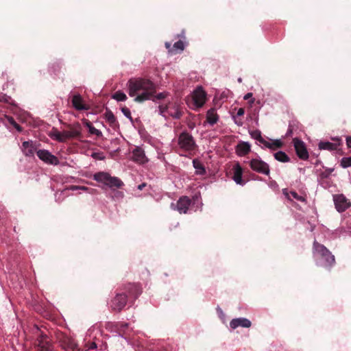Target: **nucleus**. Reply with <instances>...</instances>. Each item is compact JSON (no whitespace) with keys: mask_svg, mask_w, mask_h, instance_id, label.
Returning a JSON list of instances; mask_svg holds the SVG:
<instances>
[{"mask_svg":"<svg viewBox=\"0 0 351 351\" xmlns=\"http://www.w3.org/2000/svg\"><path fill=\"white\" fill-rule=\"evenodd\" d=\"M128 94L130 97H135L134 101L141 103L147 100L163 99L166 97L165 93H160L152 97L156 92V85L149 80L144 78L130 79L128 82Z\"/></svg>","mask_w":351,"mask_h":351,"instance_id":"nucleus-1","label":"nucleus"},{"mask_svg":"<svg viewBox=\"0 0 351 351\" xmlns=\"http://www.w3.org/2000/svg\"><path fill=\"white\" fill-rule=\"evenodd\" d=\"M141 293L142 288L139 284L123 285L119 290H117L115 296L110 300V307L113 311L120 312L126 306L128 302L133 305Z\"/></svg>","mask_w":351,"mask_h":351,"instance_id":"nucleus-2","label":"nucleus"},{"mask_svg":"<svg viewBox=\"0 0 351 351\" xmlns=\"http://www.w3.org/2000/svg\"><path fill=\"white\" fill-rule=\"evenodd\" d=\"M313 250L315 259L317 261H322L323 263L322 265L323 267L330 268L335 265V256L324 245L315 241L313 243Z\"/></svg>","mask_w":351,"mask_h":351,"instance_id":"nucleus-3","label":"nucleus"},{"mask_svg":"<svg viewBox=\"0 0 351 351\" xmlns=\"http://www.w3.org/2000/svg\"><path fill=\"white\" fill-rule=\"evenodd\" d=\"M36 339L34 343L36 351H52L53 346L47 334L37 328Z\"/></svg>","mask_w":351,"mask_h":351,"instance_id":"nucleus-4","label":"nucleus"},{"mask_svg":"<svg viewBox=\"0 0 351 351\" xmlns=\"http://www.w3.org/2000/svg\"><path fill=\"white\" fill-rule=\"evenodd\" d=\"M93 178L99 182L104 183L110 188H121L123 183L117 177H112L109 173L106 172H98L94 174Z\"/></svg>","mask_w":351,"mask_h":351,"instance_id":"nucleus-5","label":"nucleus"},{"mask_svg":"<svg viewBox=\"0 0 351 351\" xmlns=\"http://www.w3.org/2000/svg\"><path fill=\"white\" fill-rule=\"evenodd\" d=\"M178 145L181 149L188 152L193 151L196 146L192 135L186 132L180 134Z\"/></svg>","mask_w":351,"mask_h":351,"instance_id":"nucleus-6","label":"nucleus"},{"mask_svg":"<svg viewBox=\"0 0 351 351\" xmlns=\"http://www.w3.org/2000/svg\"><path fill=\"white\" fill-rule=\"evenodd\" d=\"M250 166L253 171L257 173L267 176L269 174V165L261 159H252L250 161Z\"/></svg>","mask_w":351,"mask_h":351,"instance_id":"nucleus-7","label":"nucleus"},{"mask_svg":"<svg viewBox=\"0 0 351 351\" xmlns=\"http://www.w3.org/2000/svg\"><path fill=\"white\" fill-rule=\"evenodd\" d=\"M333 200L335 208L338 212H343L351 206V203L348 199L343 194L333 195Z\"/></svg>","mask_w":351,"mask_h":351,"instance_id":"nucleus-8","label":"nucleus"},{"mask_svg":"<svg viewBox=\"0 0 351 351\" xmlns=\"http://www.w3.org/2000/svg\"><path fill=\"white\" fill-rule=\"evenodd\" d=\"M293 145L297 156L302 160L308 159V153L304 143L298 138H294Z\"/></svg>","mask_w":351,"mask_h":351,"instance_id":"nucleus-9","label":"nucleus"},{"mask_svg":"<svg viewBox=\"0 0 351 351\" xmlns=\"http://www.w3.org/2000/svg\"><path fill=\"white\" fill-rule=\"evenodd\" d=\"M36 154L38 157L46 163L55 165L59 163L58 158L46 149H40Z\"/></svg>","mask_w":351,"mask_h":351,"instance_id":"nucleus-10","label":"nucleus"},{"mask_svg":"<svg viewBox=\"0 0 351 351\" xmlns=\"http://www.w3.org/2000/svg\"><path fill=\"white\" fill-rule=\"evenodd\" d=\"M60 346L66 351H80L77 344L72 338L64 335L60 339Z\"/></svg>","mask_w":351,"mask_h":351,"instance_id":"nucleus-11","label":"nucleus"},{"mask_svg":"<svg viewBox=\"0 0 351 351\" xmlns=\"http://www.w3.org/2000/svg\"><path fill=\"white\" fill-rule=\"evenodd\" d=\"M206 94L202 87L197 88L193 95V99L196 107L203 106L206 101Z\"/></svg>","mask_w":351,"mask_h":351,"instance_id":"nucleus-12","label":"nucleus"},{"mask_svg":"<svg viewBox=\"0 0 351 351\" xmlns=\"http://www.w3.org/2000/svg\"><path fill=\"white\" fill-rule=\"evenodd\" d=\"M69 130L63 131L66 141L69 138H79L81 136V125L79 123L74 125H69Z\"/></svg>","mask_w":351,"mask_h":351,"instance_id":"nucleus-13","label":"nucleus"},{"mask_svg":"<svg viewBox=\"0 0 351 351\" xmlns=\"http://www.w3.org/2000/svg\"><path fill=\"white\" fill-rule=\"evenodd\" d=\"M71 103L77 110H87L89 106L84 103V100L80 94H75L72 97Z\"/></svg>","mask_w":351,"mask_h":351,"instance_id":"nucleus-14","label":"nucleus"},{"mask_svg":"<svg viewBox=\"0 0 351 351\" xmlns=\"http://www.w3.org/2000/svg\"><path fill=\"white\" fill-rule=\"evenodd\" d=\"M191 203V201L188 197L182 196L178 199L176 205V209L180 214L186 213Z\"/></svg>","mask_w":351,"mask_h":351,"instance_id":"nucleus-15","label":"nucleus"},{"mask_svg":"<svg viewBox=\"0 0 351 351\" xmlns=\"http://www.w3.org/2000/svg\"><path fill=\"white\" fill-rule=\"evenodd\" d=\"M21 150L25 156L31 157L34 156L36 147L32 141H24L22 143Z\"/></svg>","mask_w":351,"mask_h":351,"instance_id":"nucleus-16","label":"nucleus"},{"mask_svg":"<svg viewBox=\"0 0 351 351\" xmlns=\"http://www.w3.org/2000/svg\"><path fill=\"white\" fill-rule=\"evenodd\" d=\"M251 325V322L248 319L244 317L233 319L230 323V326L232 329H235L239 326L250 328Z\"/></svg>","mask_w":351,"mask_h":351,"instance_id":"nucleus-17","label":"nucleus"},{"mask_svg":"<svg viewBox=\"0 0 351 351\" xmlns=\"http://www.w3.org/2000/svg\"><path fill=\"white\" fill-rule=\"evenodd\" d=\"M335 141V143L330 142H323L321 141L319 143L318 147L319 149H326L329 151L337 150L340 146V139L339 138H333Z\"/></svg>","mask_w":351,"mask_h":351,"instance_id":"nucleus-18","label":"nucleus"},{"mask_svg":"<svg viewBox=\"0 0 351 351\" xmlns=\"http://www.w3.org/2000/svg\"><path fill=\"white\" fill-rule=\"evenodd\" d=\"M169 115L174 119H180L182 115V112L180 106L177 102H169Z\"/></svg>","mask_w":351,"mask_h":351,"instance_id":"nucleus-19","label":"nucleus"},{"mask_svg":"<svg viewBox=\"0 0 351 351\" xmlns=\"http://www.w3.org/2000/svg\"><path fill=\"white\" fill-rule=\"evenodd\" d=\"M132 159L140 164H144L147 161L144 151L141 147H136L133 150Z\"/></svg>","mask_w":351,"mask_h":351,"instance_id":"nucleus-20","label":"nucleus"},{"mask_svg":"<svg viewBox=\"0 0 351 351\" xmlns=\"http://www.w3.org/2000/svg\"><path fill=\"white\" fill-rule=\"evenodd\" d=\"M243 175V169L239 165V164H237L234 167V176L232 177L234 181L240 185H244L245 182L243 181L242 178Z\"/></svg>","mask_w":351,"mask_h":351,"instance_id":"nucleus-21","label":"nucleus"},{"mask_svg":"<svg viewBox=\"0 0 351 351\" xmlns=\"http://www.w3.org/2000/svg\"><path fill=\"white\" fill-rule=\"evenodd\" d=\"M250 152V145L247 142L239 143L236 148V152L239 156H243Z\"/></svg>","mask_w":351,"mask_h":351,"instance_id":"nucleus-22","label":"nucleus"},{"mask_svg":"<svg viewBox=\"0 0 351 351\" xmlns=\"http://www.w3.org/2000/svg\"><path fill=\"white\" fill-rule=\"evenodd\" d=\"M219 119V116L216 112V110L215 108H211L208 110L206 113V120L208 123L210 125L215 124Z\"/></svg>","mask_w":351,"mask_h":351,"instance_id":"nucleus-23","label":"nucleus"},{"mask_svg":"<svg viewBox=\"0 0 351 351\" xmlns=\"http://www.w3.org/2000/svg\"><path fill=\"white\" fill-rule=\"evenodd\" d=\"M104 116L106 121L110 125V126L114 128L119 125L116 119V117L112 112V111L106 110L104 114Z\"/></svg>","mask_w":351,"mask_h":351,"instance_id":"nucleus-24","label":"nucleus"},{"mask_svg":"<svg viewBox=\"0 0 351 351\" xmlns=\"http://www.w3.org/2000/svg\"><path fill=\"white\" fill-rule=\"evenodd\" d=\"M193 165L194 168L197 170L198 174H205L206 170L204 169V165L202 164L200 161H199L197 159H194L193 160Z\"/></svg>","mask_w":351,"mask_h":351,"instance_id":"nucleus-25","label":"nucleus"},{"mask_svg":"<svg viewBox=\"0 0 351 351\" xmlns=\"http://www.w3.org/2000/svg\"><path fill=\"white\" fill-rule=\"evenodd\" d=\"M274 158L276 160L282 162H287L290 160L289 157L284 152L282 151L276 152L274 154Z\"/></svg>","mask_w":351,"mask_h":351,"instance_id":"nucleus-26","label":"nucleus"},{"mask_svg":"<svg viewBox=\"0 0 351 351\" xmlns=\"http://www.w3.org/2000/svg\"><path fill=\"white\" fill-rule=\"evenodd\" d=\"M51 137H53V138H55L56 140H57L59 142H65L66 141L65 138L64 136L63 132H60L58 130H56L52 133Z\"/></svg>","mask_w":351,"mask_h":351,"instance_id":"nucleus-27","label":"nucleus"},{"mask_svg":"<svg viewBox=\"0 0 351 351\" xmlns=\"http://www.w3.org/2000/svg\"><path fill=\"white\" fill-rule=\"evenodd\" d=\"M112 97L113 99H116L117 101H125L127 99L126 95L121 91L115 92L113 94Z\"/></svg>","mask_w":351,"mask_h":351,"instance_id":"nucleus-28","label":"nucleus"},{"mask_svg":"<svg viewBox=\"0 0 351 351\" xmlns=\"http://www.w3.org/2000/svg\"><path fill=\"white\" fill-rule=\"evenodd\" d=\"M128 324L123 322H119L116 324V328L121 336L124 335L125 330L128 328Z\"/></svg>","mask_w":351,"mask_h":351,"instance_id":"nucleus-29","label":"nucleus"},{"mask_svg":"<svg viewBox=\"0 0 351 351\" xmlns=\"http://www.w3.org/2000/svg\"><path fill=\"white\" fill-rule=\"evenodd\" d=\"M169 107H171V105H169V102L165 105H160L158 106L160 114L165 117L166 112L169 113Z\"/></svg>","mask_w":351,"mask_h":351,"instance_id":"nucleus-30","label":"nucleus"},{"mask_svg":"<svg viewBox=\"0 0 351 351\" xmlns=\"http://www.w3.org/2000/svg\"><path fill=\"white\" fill-rule=\"evenodd\" d=\"M341 166L343 168H347L348 167H351V156L350 157H343L341 160Z\"/></svg>","mask_w":351,"mask_h":351,"instance_id":"nucleus-31","label":"nucleus"},{"mask_svg":"<svg viewBox=\"0 0 351 351\" xmlns=\"http://www.w3.org/2000/svg\"><path fill=\"white\" fill-rule=\"evenodd\" d=\"M286 195L288 196L289 199L291 197L300 202H304L305 200L303 197L299 195L295 191H291L289 194L287 193Z\"/></svg>","mask_w":351,"mask_h":351,"instance_id":"nucleus-32","label":"nucleus"},{"mask_svg":"<svg viewBox=\"0 0 351 351\" xmlns=\"http://www.w3.org/2000/svg\"><path fill=\"white\" fill-rule=\"evenodd\" d=\"M173 51L176 50L183 51L184 49V45L182 40H178L173 44Z\"/></svg>","mask_w":351,"mask_h":351,"instance_id":"nucleus-33","label":"nucleus"},{"mask_svg":"<svg viewBox=\"0 0 351 351\" xmlns=\"http://www.w3.org/2000/svg\"><path fill=\"white\" fill-rule=\"evenodd\" d=\"M89 128V132L92 134H95L97 136H99L101 135V132L97 128H95L94 126H93L91 124L88 125Z\"/></svg>","mask_w":351,"mask_h":351,"instance_id":"nucleus-34","label":"nucleus"},{"mask_svg":"<svg viewBox=\"0 0 351 351\" xmlns=\"http://www.w3.org/2000/svg\"><path fill=\"white\" fill-rule=\"evenodd\" d=\"M334 169L332 168H326L322 173L321 176L324 178H326L330 176V175L332 173Z\"/></svg>","mask_w":351,"mask_h":351,"instance_id":"nucleus-35","label":"nucleus"},{"mask_svg":"<svg viewBox=\"0 0 351 351\" xmlns=\"http://www.w3.org/2000/svg\"><path fill=\"white\" fill-rule=\"evenodd\" d=\"M10 97L6 95L5 94L0 93V102L10 103Z\"/></svg>","mask_w":351,"mask_h":351,"instance_id":"nucleus-36","label":"nucleus"},{"mask_svg":"<svg viewBox=\"0 0 351 351\" xmlns=\"http://www.w3.org/2000/svg\"><path fill=\"white\" fill-rule=\"evenodd\" d=\"M258 135L259 136V138H260V143H261L262 144H263L265 147H267L268 148L273 149V145H271V143H270L268 141H265L261 136V135H259L258 134Z\"/></svg>","mask_w":351,"mask_h":351,"instance_id":"nucleus-37","label":"nucleus"},{"mask_svg":"<svg viewBox=\"0 0 351 351\" xmlns=\"http://www.w3.org/2000/svg\"><path fill=\"white\" fill-rule=\"evenodd\" d=\"M91 156L95 159L100 160H104L105 158V156L103 155V154L99 152H93Z\"/></svg>","mask_w":351,"mask_h":351,"instance_id":"nucleus-38","label":"nucleus"},{"mask_svg":"<svg viewBox=\"0 0 351 351\" xmlns=\"http://www.w3.org/2000/svg\"><path fill=\"white\" fill-rule=\"evenodd\" d=\"M121 111L126 117L129 118L130 119H132L131 112L128 108L125 106L121 108Z\"/></svg>","mask_w":351,"mask_h":351,"instance_id":"nucleus-39","label":"nucleus"},{"mask_svg":"<svg viewBox=\"0 0 351 351\" xmlns=\"http://www.w3.org/2000/svg\"><path fill=\"white\" fill-rule=\"evenodd\" d=\"M271 145H273V149H276V148H280L282 146V142L279 140L274 141L271 143Z\"/></svg>","mask_w":351,"mask_h":351,"instance_id":"nucleus-40","label":"nucleus"},{"mask_svg":"<svg viewBox=\"0 0 351 351\" xmlns=\"http://www.w3.org/2000/svg\"><path fill=\"white\" fill-rule=\"evenodd\" d=\"M244 99L245 100H248V99H250V103L252 104L254 102V99L252 98V93H247L245 96H244Z\"/></svg>","mask_w":351,"mask_h":351,"instance_id":"nucleus-41","label":"nucleus"},{"mask_svg":"<svg viewBox=\"0 0 351 351\" xmlns=\"http://www.w3.org/2000/svg\"><path fill=\"white\" fill-rule=\"evenodd\" d=\"M258 134L259 135H261V133L259 130H256V131H254L251 133V136L255 138V139H257L259 142H260V138H259V136L258 135Z\"/></svg>","mask_w":351,"mask_h":351,"instance_id":"nucleus-42","label":"nucleus"},{"mask_svg":"<svg viewBox=\"0 0 351 351\" xmlns=\"http://www.w3.org/2000/svg\"><path fill=\"white\" fill-rule=\"evenodd\" d=\"M5 118H6V119L8 120V121L11 125H12L14 127L17 124V123L16 122V121L14 120V119L12 117H10V116H5Z\"/></svg>","mask_w":351,"mask_h":351,"instance_id":"nucleus-43","label":"nucleus"},{"mask_svg":"<svg viewBox=\"0 0 351 351\" xmlns=\"http://www.w3.org/2000/svg\"><path fill=\"white\" fill-rule=\"evenodd\" d=\"M244 113H245L244 108H239V110L237 112V115L235 117H241L244 114Z\"/></svg>","mask_w":351,"mask_h":351,"instance_id":"nucleus-44","label":"nucleus"},{"mask_svg":"<svg viewBox=\"0 0 351 351\" xmlns=\"http://www.w3.org/2000/svg\"><path fill=\"white\" fill-rule=\"evenodd\" d=\"M233 119H234V123L237 125L241 126L243 125V121L241 119H239V117H233Z\"/></svg>","mask_w":351,"mask_h":351,"instance_id":"nucleus-45","label":"nucleus"},{"mask_svg":"<svg viewBox=\"0 0 351 351\" xmlns=\"http://www.w3.org/2000/svg\"><path fill=\"white\" fill-rule=\"evenodd\" d=\"M171 43H167H167H165V47H166L167 49H169V52L173 53V47L171 48Z\"/></svg>","mask_w":351,"mask_h":351,"instance_id":"nucleus-46","label":"nucleus"},{"mask_svg":"<svg viewBox=\"0 0 351 351\" xmlns=\"http://www.w3.org/2000/svg\"><path fill=\"white\" fill-rule=\"evenodd\" d=\"M346 144L348 147L351 148V136L346 137Z\"/></svg>","mask_w":351,"mask_h":351,"instance_id":"nucleus-47","label":"nucleus"},{"mask_svg":"<svg viewBox=\"0 0 351 351\" xmlns=\"http://www.w3.org/2000/svg\"><path fill=\"white\" fill-rule=\"evenodd\" d=\"M97 348V344L95 342H92L90 344V346L88 347V349H95Z\"/></svg>","mask_w":351,"mask_h":351,"instance_id":"nucleus-48","label":"nucleus"},{"mask_svg":"<svg viewBox=\"0 0 351 351\" xmlns=\"http://www.w3.org/2000/svg\"><path fill=\"white\" fill-rule=\"evenodd\" d=\"M14 128L19 131L22 132L23 128L21 125H19L18 123L14 126Z\"/></svg>","mask_w":351,"mask_h":351,"instance_id":"nucleus-49","label":"nucleus"},{"mask_svg":"<svg viewBox=\"0 0 351 351\" xmlns=\"http://www.w3.org/2000/svg\"><path fill=\"white\" fill-rule=\"evenodd\" d=\"M146 186V183H142L138 185V189L142 190Z\"/></svg>","mask_w":351,"mask_h":351,"instance_id":"nucleus-50","label":"nucleus"},{"mask_svg":"<svg viewBox=\"0 0 351 351\" xmlns=\"http://www.w3.org/2000/svg\"><path fill=\"white\" fill-rule=\"evenodd\" d=\"M183 34H184V32H182V34H181V35H179L178 36H180V37H182V38H184V35H183Z\"/></svg>","mask_w":351,"mask_h":351,"instance_id":"nucleus-51","label":"nucleus"},{"mask_svg":"<svg viewBox=\"0 0 351 351\" xmlns=\"http://www.w3.org/2000/svg\"><path fill=\"white\" fill-rule=\"evenodd\" d=\"M82 189H84V190H85V189H87V188H86V187H85V186H83V187H82Z\"/></svg>","mask_w":351,"mask_h":351,"instance_id":"nucleus-52","label":"nucleus"}]
</instances>
